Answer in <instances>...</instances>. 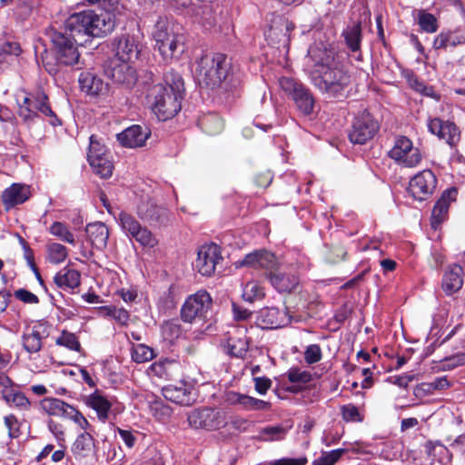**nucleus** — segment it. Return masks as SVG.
Listing matches in <instances>:
<instances>
[{
    "label": "nucleus",
    "instance_id": "f257e3e1",
    "mask_svg": "<svg viewBox=\"0 0 465 465\" xmlns=\"http://www.w3.org/2000/svg\"><path fill=\"white\" fill-rule=\"evenodd\" d=\"M115 26L114 15L101 11L85 10L71 15L64 22V32L60 33V64L73 65L79 63V52L75 45L82 37H102L110 34Z\"/></svg>",
    "mask_w": 465,
    "mask_h": 465
},
{
    "label": "nucleus",
    "instance_id": "f03ea898",
    "mask_svg": "<svg viewBox=\"0 0 465 465\" xmlns=\"http://www.w3.org/2000/svg\"><path fill=\"white\" fill-rule=\"evenodd\" d=\"M183 94L182 76L171 71L165 74L164 84H154L149 89L147 98L158 119L166 121L181 110Z\"/></svg>",
    "mask_w": 465,
    "mask_h": 465
},
{
    "label": "nucleus",
    "instance_id": "7ed1b4c3",
    "mask_svg": "<svg viewBox=\"0 0 465 465\" xmlns=\"http://www.w3.org/2000/svg\"><path fill=\"white\" fill-rule=\"evenodd\" d=\"M310 79L312 85L326 98L342 100L351 90L352 76L341 63L323 72L310 73Z\"/></svg>",
    "mask_w": 465,
    "mask_h": 465
},
{
    "label": "nucleus",
    "instance_id": "20e7f679",
    "mask_svg": "<svg viewBox=\"0 0 465 465\" xmlns=\"http://www.w3.org/2000/svg\"><path fill=\"white\" fill-rule=\"evenodd\" d=\"M230 62L221 53L205 54L198 64V75L209 87L219 86L228 76Z\"/></svg>",
    "mask_w": 465,
    "mask_h": 465
},
{
    "label": "nucleus",
    "instance_id": "39448f33",
    "mask_svg": "<svg viewBox=\"0 0 465 465\" xmlns=\"http://www.w3.org/2000/svg\"><path fill=\"white\" fill-rule=\"evenodd\" d=\"M15 99L18 105V115L25 122L33 120L38 112L45 115L53 114L47 103V95L41 90L35 93L20 90L16 93Z\"/></svg>",
    "mask_w": 465,
    "mask_h": 465
},
{
    "label": "nucleus",
    "instance_id": "423d86ee",
    "mask_svg": "<svg viewBox=\"0 0 465 465\" xmlns=\"http://www.w3.org/2000/svg\"><path fill=\"white\" fill-rule=\"evenodd\" d=\"M281 89L294 102L297 110L303 115H311L315 105V99L311 90L302 83L292 77L279 79Z\"/></svg>",
    "mask_w": 465,
    "mask_h": 465
},
{
    "label": "nucleus",
    "instance_id": "0eeeda50",
    "mask_svg": "<svg viewBox=\"0 0 465 465\" xmlns=\"http://www.w3.org/2000/svg\"><path fill=\"white\" fill-rule=\"evenodd\" d=\"M213 300L206 291H198L190 295L181 308V318L184 322L204 321L212 308Z\"/></svg>",
    "mask_w": 465,
    "mask_h": 465
},
{
    "label": "nucleus",
    "instance_id": "6e6552de",
    "mask_svg": "<svg viewBox=\"0 0 465 465\" xmlns=\"http://www.w3.org/2000/svg\"><path fill=\"white\" fill-rule=\"evenodd\" d=\"M187 420L191 427L208 430L223 428L228 423L227 412L223 409L214 408L193 410Z\"/></svg>",
    "mask_w": 465,
    "mask_h": 465
},
{
    "label": "nucleus",
    "instance_id": "1a4fd4ad",
    "mask_svg": "<svg viewBox=\"0 0 465 465\" xmlns=\"http://www.w3.org/2000/svg\"><path fill=\"white\" fill-rule=\"evenodd\" d=\"M307 57L312 63L311 73L323 72L341 63L334 47L330 43L322 41L315 42L310 45Z\"/></svg>",
    "mask_w": 465,
    "mask_h": 465
},
{
    "label": "nucleus",
    "instance_id": "9d476101",
    "mask_svg": "<svg viewBox=\"0 0 465 465\" xmlns=\"http://www.w3.org/2000/svg\"><path fill=\"white\" fill-rule=\"evenodd\" d=\"M388 155L395 163L407 168L416 167L422 159L420 149L414 147L411 140L403 135L395 138Z\"/></svg>",
    "mask_w": 465,
    "mask_h": 465
},
{
    "label": "nucleus",
    "instance_id": "9b49d317",
    "mask_svg": "<svg viewBox=\"0 0 465 465\" xmlns=\"http://www.w3.org/2000/svg\"><path fill=\"white\" fill-rule=\"evenodd\" d=\"M379 124L368 112L357 115L349 131V140L354 144H364L371 140L379 131Z\"/></svg>",
    "mask_w": 465,
    "mask_h": 465
},
{
    "label": "nucleus",
    "instance_id": "f8f14e48",
    "mask_svg": "<svg viewBox=\"0 0 465 465\" xmlns=\"http://www.w3.org/2000/svg\"><path fill=\"white\" fill-rule=\"evenodd\" d=\"M437 186V178L430 170H423L414 175L409 183L408 192L413 199L422 202L429 199Z\"/></svg>",
    "mask_w": 465,
    "mask_h": 465
},
{
    "label": "nucleus",
    "instance_id": "ddd939ff",
    "mask_svg": "<svg viewBox=\"0 0 465 465\" xmlns=\"http://www.w3.org/2000/svg\"><path fill=\"white\" fill-rule=\"evenodd\" d=\"M240 266H248L254 269L264 271V274L268 279L270 274L279 269V262L276 256L265 250H257L248 253L239 262Z\"/></svg>",
    "mask_w": 465,
    "mask_h": 465
},
{
    "label": "nucleus",
    "instance_id": "4468645a",
    "mask_svg": "<svg viewBox=\"0 0 465 465\" xmlns=\"http://www.w3.org/2000/svg\"><path fill=\"white\" fill-rule=\"evenodd\" d=\"M131 63L114 59L106 64L104 73L114 82L130 88L137 81L135 69L130 64Z\"/></svg>",
    "mask_w": 465,
    "mask_h": 465
},
{
    "label": "nucleus",
    "instance_id": "2eb2a0df",
    "mask_svg": "<svg viewBox=\"0 0 465 465\" xmlns=\"http://www.w3.org/2000/svg\"><path fill=\"white\" fill-rule=\"evenodd\" d=\"M222 260L223 256L217 244H204L198 251L195 267L202 275L210 276Z\"/></svg>",
    "mask_w": 465,
    "mask_h": 465
},
{
    "label": "nucleus",
    "instance_id": "dca6fc26",
    "mask_svg": "<svg viewBox=\"0 0 465 465\" xmlns=\"http://www.w3.org/2000/svg\"><path fill=\"white\" fill-rule=\"evenodd\" d=\"M137 213L142 220L151 226H163L169 222V211L162 205H157L152 200L142 202L138 205Z\"/></svg>",
    "mask_w": 465,
    "mask_h": 465
},
{
    "label": "nucleus",
    "instance_id": "f3484780",
    "mask_svg": "<svg viewBox=\"0 0 465 465\" xmlns=\"http://www.w3.org/2000/svg\"><path fill=\"white\" fill-rule=\"evenodd\" d=\"M115 60L121 62H134L140 54L138 38L134 35H122L114 41Z\"/></svg>",
    "mask_w": 465,
    "mask_h": 465
},
{
    "label": "nucleus",
    "instance_id": "a211bd4d",
    "mask_svg": "<svg viewBox=\"0 0 465 465\" xmlns=\"http://www.w3.org/2000/svg\"><path fill=\"white\" fill-rule=\"evenodd\" d=\"M292 317L286 308L280 310L276 307L262 309L257 318L258 323L263 329H277L291 323Z\"/></svg>",
    "mask_w": 465,
    "mask_h": 465
},
{
    "label": "nucleus",
    "instance_id": "6ab92c4d",
    "mask_svg": "<svg viewBox=\"0 0 465 465\" xmlns=\"http://www.w3.org/2000/svg\"><path fill=\"white\" fill-rule=\"evenodd\" d=\"M428 128L431 134L437 135L440 139L445 140L451 147L460 141V131L452 122L443 121L436 117L429 120Z\"/></svg>",
    "mask_w": 465,
    "mask_h": 465
},
{
    "label": "nucleus",
    "instance_id": "aec40b11",
    "mask_svg": "<svg viewBox=\"0 0 465 465\" xmlns=\"http://www.w3.org/2000/svg\"><path fill=\"white\" fill-rule=\"evenodd\" d=\"M30 197V187L22 183H13L2 193V202L5 211L25 203Z\"/></svg>",
    "mask_w": 465,
    "mask_h": 465
},
{
    "label": "nucleus",
    "instance_id": "412c9836",
    "mask_svg": "<svg viewBox=\"0 0 465 465\" xmlns=\"http://www.w3.org/2000/svg\"><path fill=\"white\" fill-rule=\"evenodd\" d=\"M456 194L455 188L448 189L442 193L432 210L430 220L432 228L437 229L447 219L450 203L455 201Z\"/></svg>",
    "mask_w": 465,
    "mask_h": 465
},
{
    "label": "nucleus",
    "instance_id": "4be33fe9",
    "mask_svg": "<svg viewBox=\"0 0 465 465\" xmlns=\"http://www.w3.org/2000/svg\"><path fill=\"white\" fill-rule=\"evenodd\" d=\"M192 385L181 381L178 384H169L162 390L163 397L172 402L189 405L192 398Z\"/></svg>",
    "mask_w": 465,
    "mask_h": 465
},
{
    "label": "nucleus",
    "instance_id": "5701e85b",
    "mask_svg": "<svg viewBox=\"0 0 465 465\" xmlns=\"http://www.w3.org/2000/svg\"><path fill=\"white\" fill-rule=\"evenodd\" d=\"M150 132L141 125H133L117 135L122 145L130 148L143 146L148 139Z\"/></svg>",
    "mask_w": 465,
    "mask_h": 465
},
{
    "label": "nucleus",
    "instance_id": "b1692460",
    "mask_svg": "<svg viewBox=\"0 0 465 465\" xmlns=\"http://www.w3.org/2000/svg\"><path fill=\"white\" fill-rule=\"evenodd\" d=\"M86 403L96 412L97 418L100 421L104 423L109 420L112 401L101 391H95L90 394L87 398Z\"/></svg>",
    "mask_w": 465,
    "mask_h": 465
},
{
    "label": "nucleus",
    "instance_id": "393cba45",
    "mask_svg": "<svg viewBox=\"0 0 465 465\" xmlns=\"http://www.w3.org/2000/svg\"><path fill=\"white\" fill-rule=\"evenodd\" d=\"M179 25L174 24L167 17H159L153 26L152 35L155 42H163L165 38L183 35Z\"/></svg>",
    "mask_w": 465,
    "mask_h": 465
},
{
    "label": "nucleus",
    "instance_id": "a878e982",
    "mask_svg": "<svg viewBox=\"0 0 465 465\" xmlns=\"http://www.w3.org/2000/svg\"><path fill=\"white\" fill-rule=\"evenodd\" d=\"M183 35L175 37L165 38L163 42H155L156 47L164 60L179 57L184 51Z\"/></svg>",
    "mask_w": 465,
    "mask_h": 465
},
{
    "label": "nucleus",
    "instance_id": "bb28decb",
    "mask_svg": "<svg viewBox=\"0 0 465 465\" xmlns=\"http://www.w3.org/2000/svg\"><path fill=\"white\" fill-rule=\"evenodd\" d=\"M268 280L279 292H292L299 284V279L295 274L280 272L279 269L270 274Z\"/></svg>",
    "mask_w": 465,
    "mask_h": 465
},
{
    "label": "nucleus",
    "instance_id": "cd10ccee",
    "mask_svg": "<svg viewBox=\"0 0 465 465\" xmlns=\"http://www.w3.org/2000/svg\"><path fill=\"white\" fill-rule=\"evenodd\" d=\"M463 270L458 264L451 265L444 273L442 278V289L447 295L458 292L463 284Z\"/></svg>",
    "mask_w": 465,
    "mask_h": 465
},
{
    "label": "nucleus",
    "instance_id": "c85d7f7f",
    "mask_svg": "<svg viewBox=\"0 0 465 465\" xmlns=\"http://www.w3.org/2000/svg\"><path fill=\"white\" fill-rule=\"evenodd\" d=\"M86 233L89 241L94 248L103 250L106 247L109 230L104 223L97 222L89 223L86 226Z\"/></svg>",
    "mask_w": 465,
    "mask_h": 465
},
{
    "label": "nucleus",
    "instance_id": "c756f323",
    "mask_svg": "<svg viewBox=\"0 0 465 465\" xmlns=\"http://www.w3.org/2000/svg\"><path fill=\"white\" fill-rule=\"evenodd\" d=\"M342 36L347 48L353 54H358L356 58L361 60V23H352L347 25L342 32Z\"/></svg>",
    "mask_w": 465,
    "mask_h": 465
},
{
    "label": "nucleus",
    "instance_id": "7c9ffc66",
    "mask_svg": "<svg viewBox=\"0 0 465 465\" xmlns=\"http://www.w3.org/2000/svg\"><path fill=\"white\" fill-rule=\"evenodd\" d=\"M78 81L81 90L90 95H98L104 89V82L89 72L82 73Z\"/></svg>",
    "mask_w": 465,
    "mask_h": 465
},
{
    "label": "nucleus",
    "instance_id": "2f4dec72",
    "mask_svg": "<svg viewBox=\"0 0 465 465\" xmlns=\"http://www.w3.org/2000/svg\"><path fill=\"white\" fill-rule=\"evenodd\" d=\"M294 28L292 22L284 18H279V21L275 23V25H272L268 30L266 36L272 40L274 37L278 38V43L286 45L290 40V32Z\"/></svg>",
    "mask_w": 465,
    "mask_h": 465
},
{
    "label": "nucleus",
    "instance_id": "473e14b6",
    "mask_svg": "<svg viewBox=\"0 0 465 465\" xmlns=\"http://www.w3.org/2000/svg\"><path fill=\"white\" fill-rule=\"evenodd\" d=\"M198 125L207 134L215 135L222 132L223 121L219 114L210 113L199 118Z\"/></svg>",
    "mask_w": 465,
    "mask_h": 465
},
{
    "label": "nucleus",
    "instance_id": "72a5a7b5",
    "mask_svg": "<svg viewBox=\"0 0 465 465\" xmlns=\"http://www.w3.org/2000/svg\"><path fill=\"white\" fill-rule=\"evenodd\" d=\"M94 448V440L89 432H83L76 438L72 450L74 455L87 457Z\"/></svg>",
    "mask_w": 465,
    "mask_h": 465
},
{
    "label": "nucleus",
    "instance_id": "f704fd0d",
    "mask_svg": "<svg viewBox=\"0 0 465 465\" xmlns=\"http://www.w3.org/2000/svg\"><path fill=\"white\" fill-rule=\"evenodd\" d=\"M416 20L421 31L428 34H433L438 31V20L434 15L420 9L417 11Z\"/></svg>",
    "mask_w": 465,
    "mask_h": 465
},
{
    "label": "nucleus",
    "instance_id": "c9c22d12",
    "mask_svg": "<svg viewBox=\"0 0 465 465\" xmlns=\"http://www.w3.org/2000/svg\"><path fill=\"white\" fill-rule=\"evenodd\" d=\"M41 333L35 327L28 329L23 335V345L26 351L29 353L37 352L42 347Z\"/></svg>",
    "mask_w": 465,
    "mask_h": 465
},
{
    "label": "nucleus",
    "instance_id": "e433bc0d",
    "mask_svg": "<svg viewBox=\"0 0 465 465\" xmlns=\"http://www.w3.org/2000/svg\"><path fill=\"white\" fill-rule=\"evenodd\" d=\"M92 163L89 164L92 167L94 173H95L101 178L105 179L111 177L114 170V164L111 156L100 159H97L96 156H92Z\"/></svg>",
    "mask_w": 465,
    "mask_h": 465
},
{
    "label": "nucleus",
    "instance_id": "4c0bfd02",
    "mask_svg": "<svg viewBox=\"0 0 465 465\" xmlns=\"http://www.w3.org/2000/svg\"><path fill=\"white\" fill-rule=\"evenodd\" d=\"M226 352L236 358H242L248 351V343L245 339L230 337L225 345Z\"/></svg>",
    "mask_w": 465,
    "mask_h": 465
},
{
    "label": "nucleus",
    "instance_id": "58836bf2",
    "mask_svg": "<svg viewBox=\"0 0 465 465\" xmlns=\"http://www.w3.org/2000/svg\"><path fill=\"white\" fill-rule=\"evenodd\" d=\"M264 297V290L262 285L254 281L249 282L245 284L242 291V298L249 302L262 300Z\"/></svg>",
    "mask_w": 465,
    "mask_h": 465
},
{
    "label": "nucleus",
    "instance_id": "ea45409f",
    "mask_svg": "<svg viewBox=\"0 0 465 465\" xmlns=\"http://www.w3.org/2000/svg\"><path fill=\"white\" fill-rule=\"evenodd\" d=\"M176 364L169 360L154 362L151 365V372L161 379L169 380L172 376V370Z\"/></svg>",
    "mask_w": 465,
    "mask_h": 465
},
{
    "label": "nucleus",
    "instance_id": "a19ab883",
    "mask_svg": "<svg viewBox=\"0 0 465 465\" xmlns=\"http://www.w3.org/2000/svg\"><path fill=\"white\" fill-rule=\"evenodd\" d=\"M240 407L244 411H268L271 403L244 394Z\"/></svg>",
    "mask_w": 465,
    "mask_h": 465
},
{
    "label": "nucleus",
    "instance_id": "79ce46f5",
    "mask_svg": "<svg viewBox=\"0 0 465 465\" xmlns=\"http://www.w3.org/2000/svg\"><path fill=\"white\" fill-rule=\"evenodd\" d=\"M80 284V273L73 269H64V273H60V288L74 289Z\"/></svg>",
    "mask_w": 465,
    "mask_h": 465
},
{
    "label": "nucleus",
    "instance_id": "37998d69",
    "mask_svg": "<svg viewBox=\"0 0 465 465\" xmlns=\"http://www.w3.org/2000/svg\"><path fill=\"white\" fill-rule=\"evenodd\" d=\"M3 398L8 404L16 407L23 408L29 405L27 398L23 393L15 391L12 389L4 390Z\"/></svg>",
    "mask_w": 465,
    "mask_h": 465
},
{
    "label": "nucleus",
    "instance_id": "c03bdc74",
    "mask_svg": "<svg viewBox=\"0 0 465 465\" xmlns=\"http://www.w3.org/2000/svg\"><path fill=\"white\" fill-rule=\"evenodd\" d=\"M92 156H96L97 159L110 156L105 146L97 141L94 135L90 136L89 150L87 153V161L89 163H92Z\"/></svg>",
    "mask_w": 465,
    "mask_h": 465
},
{
    "label": "nucleus",
    "instance_id": "a18cd8bd",
    "mask_svg": "<svg viewBox=\"0 0 465 465\" xmlns=\"http://www.w3.org/2000/svg\"><path fill=\"white\" fill-rule=\"evenodd\" d=\"M153 358V351L144 345V344H137L133 347L132 350V359L134 361L142 363L151 361Z\"/></svg>",
    "mask_w": 465,
    "mask_h": 465
},
{
    "label": "nucleus",
    "instance_id": "49530a36",
    "mask_svg": "<svg viewBox=\"0 0 465 465\" xmlns=\"http://www.w3.org/2000/svg\"><path fill=\"white\" fill-rule=\"evenodd\" d=\"M118 220L122 229L130 236L131 234H134L136 230L140 229L141 224L138 221L127 213L120 212L118 214Z\"/></svg>",
    "mask_w": 465,
    "mask_h": 465
},
{
    "label": "nucleus",
    "instance_id": "de8ad7c7",
    "mask_svg": "<svg viewBox=\"0 0 465 465\" xmlns=\"http://www.w3.org/2000/svg\"><path fill=\"white\" fill-rule=\"evenodd\" d=\"M131 237L134 238L141 245L144 247L152 248L157 243V241L151 231L142 226H140V229L136 230L134 234H131Z\"/></svg>",
    "mask_w": 465,
    "mask_h": 465
},
{
    "label": "nucleus",
    "instance_id": "09e8293b",
    "mask_svg": "<svg viewBox=\"0 0 465 465\" xmlns=\"http://www.w3.org/2000/svg\"><path fill=\"white\" fill-rule=\"evenodd\" d=\"M463 365H465V352H459L441 360L440 369L442 371H448Z\"/></svg>",
    "mask_w": 465,
    "mask_h": 465
},
{
    "label": "nucleus",
    "instance_id": "8fccbe9b",
    "mask_svg": "<svg viewBox=\"0 0 465 465\" xmlns=\"http://www.w3.org/2000/svg\"><path fill=\"white\" fill-rule=\"evenodd\" d=\"M42 60L46 72L55 78L58 74V52L56 50L50 53L45 52Z\"/></svg>",
    "mask_w": 465,
    "mask_h": 465
},
{
    "label": "nucleus",
    "instance_id": "3c124183",
    "mask_svg": "<svg viewBox=\"0 0 465 465\" xmlns=\"http://www.w3.org/2000/svg\"><path fill=\"white\" fill-rule=\"evenodd\" d=\"M341 413L343 420L346 422H361L363 415L353 404H346L341 407Z\"/></svg>",
    "mask_w": 465,
    "mask_h": 465
},
{
    "label": "nucleus",
    "instance_id": "603ef678",
    "mask_svg": "<svg viewBox=\"0 0 465 465\" xmlns=\"http://www.w3.org/2000/svg\"><path fill=\"white\" fill-rule=\"evenodd\" d=\"M344 452V449H337L331 451L322 452V456L315 460L312 465H334Z\"/></svg>",
    "mask_w": 465,
    "mask_h": 465
},
{
    "label": "nucleus",
    "instance_id": "864d4df0",
    "mask_svg": "<svg viewBox=\"0 0 465 465\" xmlns=\"http://www.w3.org/2000/svg\"><path fill=\"white\" fill-rule=\"evenodd\" d=\"M288 380L292 383L307 384L312 380L310 371H301L298 368H292L287 372Z\"/></svg>",
    "mask_w": 465,
    "mask_h": 465
},
{
    "label": "nucleus",
    "instance_id": "5fc2aeb1",
    "mask_svg": "<svg viewBox=\"0 0 465 465\" xmlns=\"http://www.w3.org/2000/svg\"><path fill=\"white\" fill-rule=\"evenodd\" d=\"M322 358V352L320 345L311 344L306 347L304 351V361L308 364L319 362Z\"/></svg>",
    "mask_w": 465,
    "mask_h": 465
},
{
    "label": "nucleus",
    "instance_id": "6e6d98bb",
    "mask_svg": "<svg viewBox=\"0 0 465 465\" xmlns=\"http://www.w3.org/2000/svg\"><path fill=\"white\" fill-rule=\"evenodd\" d=\"M60 345H63L72 351H78L80 350V342L75 334L63 331L60 335Z\"/></svg>",
    "mask_w": 465,
    "mask_h": 465
},
{
    "label": "nucleus",
    "instance_id": "4d7b16f0",
    "mask_svg": "<svg viewBox=\"0 0 465 465\" xmlns=\"http://www.w3.org/2000/svg\"><path fill=\"white\" fill-rule=\"evenodd\" d=\"M262 433L266 436L268 440H278L283 439L286 434V430L280 425L268 426L262 429Z\"/></svg>",
    "mask_w": 465,
    "mask_h": 465
},
{
    "label": "nucleus",
    "instance_id": "13d9d810",
    "mask_svg": "<svg viewBox=\"0 0 465 465\" xmlns=\"http://www.w3.org/2000/svg\"><path fill=\"white\" fill-rule=\"evenodd\" d=\"M42 410L48 415H56L58 412V400L46 398L41 401Z\"/></svg>",
    "mask_w": 465,
    "mask_h": 465
},
{
    "label": "nucleus",
    "instance_id": "bf43d9fd",
    "mask_svg": "<svg viewBox=\"0 0 465 465\" xmlns=\"http://www.w3.org/2000/svg\"><path fill=\"white\" fill-rule=\"evenodd\" d=\"M253 381L255 391L261 395L266 394L272 386V381L267 377H254Z\"/></svg>",
    "mask_w": 465,
    "mask_h": 465
},
{
    "label": "nucleus",
    "instance_id": "052dcab7",
    "mask_svg": "<svg viewBox=\"0 0 465 465\" xmlns=\"http://www.w3.org/2000/svg\"><path fill=\"white\" fill-rule=\"evenodd\" d=\"M5 424L8 430L10 438H17L19 436L18 421L14 415L5 416Z\"/></svg>",
    "mask_w": 465,
    "mask_h": 465
},
{
    "label": "nucleus",
    "instance_id": "680f3d73",
    "mask_svg": "<svg viewBox=\"0 0 465 465\" xmlns=\"http://www.w3.org/2000/svg\"><path fill=\"white\" fill-rule=\"evenodd\" d=\"M15 295L18 300H20L24 302H26V303H37L38 302L37 296L25 289H19V290L15 291Z\"/></svg>",
    "mask_w": 465,
    "mask_h": 465
},
{
    "label": "nucleus",
    "instance_id": "e2e57ef3",
    "mask_svg": "<svg viewBox=\"0 0 465 465\" xmlns=\"http://www.w3.org/2000/svg\"><path fill=\"white\" fill-rule=\"evenodd\" d=\"M113 319L122 326H126L130 320L129 312L124 308H115Z\"/></svg>",
    "mask_w": 465,
    "mask_h": 465
},
{
    "label": "nucleus",
    "instance_id": "0e129e2a",
    "mask_svg": "<svg viewBox=\"0 0 465 465\" xmlns=\"http://www.w3.org/2000/svg\"><path fill=\"white\" fill-rule=\"evenodd\" d=\"M60 241L69 243L72 246L76 245V240L74 233L64 224L60 223Z\"/></svg>",
    "mask_w": 465,
    "mask_h": 465
},
{
    "label": "nucleus",
    "instance_id": "69168bd1",
    "mask_svg": "<svg viewBox=\"0 0 465 465\" xmlns=\"http://www.w3.org/2000/svg\"><path fill=\"white\" fill-rule=\"evenodd\" d=\"M429 391H442L448 389L450 386V381L446 377H440L427 384Z\"/></svg>",
    "mask_w": 465,
    "mask_h": 465
},
{
    "label": "nucleus",
    "instance_id": "338daca9",
    "mask_svg": "<svg viewBox=\"0 0 465 465\" xmlns=\"http://www.w3.org/2000/svg\"><path fill=\"white\" fill-rule=\"evenodd\" d=\"M305 457L300 458H283L272 462L271 465H305L307 463Z\"/></svg>",
    "mask_w": 465,
    "mask_h": 465
},
{
    "label": "nucleus",
    "instance_id": "774afa93",
    "mask_svg": "<svg viewBox=\"0 0 465 465\" xmlns=\"http://www.w3.org/2000/svg\"><path fill=\"white\" fill-rule=\"evenodd\" d=\"M118 433L126 447L132 449L134 446L136 442V437L131 430L118 429Z\"/></svg>",
    "mask_w": 465,
    "mask_h": 465
}]
</instances>
